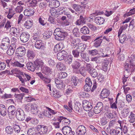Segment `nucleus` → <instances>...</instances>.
Listing matches in <instances>:
<instances>
[{
  "label": "nucleus",
  "instance_id": "f257e3e1",
  "mask_svg": "<svg viewBox=\"0 0 135 135\" xmlns=\"http://www.w3.org/2000/svg\"><path fill=\"white\" fill-rule=\"evenodd\" d=\"M67 33L65 32H62L59 28H56L54 33L55 38L58 41L64 40L65 37L67 36Z\"/></svg>",
  "mask_w": 135,
  "mask_h": 135
},
{
  "label": "nucleus",
  "instance_id": "f03ea898",
  "mask_svg": "<svg viewBox=\"0 0 135 135\" xmlns=\"http://www.w3.org/2000/svg\"><path fill=\"white\" fill-rule=\"evenodd\" d=\"M85 45L83 44H78V47L76 49H71L73 50L72 54L74 57H75L78 58L79 56V54L80 52V47H81L84 50L85 49L84 47L85 46Z\"/></svg>",
  "mask_w": 135,
  "mask_h": 135
},
{
  "label": "nucleus",
  "instance_id": "7ed1b4c3",
  "mask_svg": "<svg viewBox=\"0 0 135 135\" xmlns=\"http://www.w3.org/2000/svg\"><path fill=\"white\" fill-rule=\"evenodd\" d=\"M16 116L18 120L20 121L24 120L25 117V113L23 110L20 108L16 111Z\"/></svg>",
  "mask_w": 135,
  "mask_h": 135
},
{
  "label": "nucleus",
  "instance_id": "20e7f679",
  "mask_svg": "<svg viewBox=\"0 0 135 135\" xmlns=\"http://www.w3.org/2000/svg\"><path fill=\"white\" fill-rule=\"evenodd\" d=\"M55 81L58 89L61 90L64 89L65 85L63 81L60 78H56L55 79Z\"/></svg>",
  "mask_w": 135,
  "mask_h": 135
},
{
  "label": "nucleus",
  "instance_id": "39448f33",
  "mask_svg": "<svg viewBox=\"0 0 135 135\" xmlns=\"http://www.w3.org/2000/svg\"><path fill=\"white\" fill-rule=\"evenodd\" d=\"M125 65V70L124 71V74H127V76L131 74V73L133 72L134 70V66L131 65L129 67V63L126 62Z\"/></svg>",
  "mask_w": 135,
  "mask_h": 135
},
{
  "label": "nucleus",
  "instance_id": "423d86ee",
  "mask_svg": "<svg viewBox=\"0 0 135 135\" xmlns=\"http://www.w3.org/2000/svg\"><path fill=\"white\" fill-rule=\"evenodd\" d=\"M62 131L65 135H74V132L72 131L71 128L69 126H65L62 128Z\"/></svg>",
  "mask_w": 135,
  "mask_h": 135
},
{
  "label": "nucleus",
  "instance_id": "0eeeda50",
  "mask_svg": "<svg viewBox=\"0 0 135 135\" xmlns=\"http://www.w3.org/2000/svg\"><path fill=\"white\" fill-rule=\"evenodd\" d=\"M36 128L41 134L46 133L48 130L47 127L44 125H38Z\"/></svg>",
  "mask_w": 135,
  "mask_h": 135
},
{
  "label": "nucleus",
  "instance_id": "6e6552de",
  "mask_svg": "<svg viewBox=\"0 0 135 135\" xmlns=\"http://www.w3.org/2000/svg\"><path fill=\"white\" fill-rule=\"evenodd\" d=\"M103 109V103L101 102H99L94 107V112L96 114H98L102 111Z\"/></svg>",
  "mask_w": 135,
  "mask_h": 135
},
{
  "label": "nucleus",
  "instance_id": "1a4fd4ad",
  "mask_svg": "<svg viewBox=\"0 0 135 135\" xmlns=\"http://www.w3.org/2000/svg\"><path fill=\"white\" fill-rule=\"evenodd\" d=\"M86 132L85 127L82 125L79 126L76 130V133L78 135H84Z\"/></svg>",
  "mask_w": 135,
  "mask_h": 135
},
{
  "label": "nucleus",
  "instance_id": "9d476101",
  "mask_svg": "<svg viewBox=\"0 0 135 135\" xmlns=\"http://www.w3.org/2000/svg\"><path fill=\"white\" fill-rule=\"evenodd\" d=\"M17 4V7L15 8V10L17 12L20 13L23 10V8L25 6L24 3L23 1H19Z\"/></svg>",
  "mask_w": 135,
  "mask_h": 135
},
{
  "label": "nucleus",
  "instance_id": "9b49d317",
  "mask_svg": "<svg viewBox=\"0 0 135 135\" xmlns=\"http://www.w3.org/2000/svg\"><path fill=\"white\" fill-rule=\"evenodd\" d=\"M30 35L27 32H24L22 33L20 36L21 41L23 42H25L29 40Z\"/></svg>",
  "mask_w": 135,
  "mask_h": 135
},
{
  "label": "nucleus",
  "instance_id": "f8f14e48",
  "mask_svg": "<svg viewBox=\"0 0 135 135\" xmlns=\"http://www.w3.org/2000/svg\"><path fill=\"white\" fill-rule=\"evenodd\" d=\"M41 71L42 73L47 76H50L52 72L51 69L47 66H42Z\"/></svg>",
  "mask_w": 135,
  "mask_h": 135
},
{
  "label": "nucleus",
  "instance_id": "ddd939ff",
  "mask_svg": "<svg viewBox=\"0 0 135 135\" xmlns=\"http://www.w3.org/2000/svg\"><path fill=\"white\" fill-rule=\"evenodd\" d=\"M67 53L65 51L62 50L58 52L57 56V59L59 60H61L64 59L67 56Z\"/></svg>",
  "mask_w": 135,
  "mask_h": 135
},
{
  "label": "nucleus",
  "instance_id": "4468645a",
  "mask_svg": "<svg viewBox=\"0 0 135 135\" xmlns=\"http://www.w3.org/2000/svg\"><path fill=\"white\" fill-rule=\"evenodd\" d=\"M17 47V45L15 43L12 44L9 46L7 51V54L9 55H12L16 48Z\"/></svg>",
  "mask_w": 135,
  "mask_h": 135
},
{
  "label": "nucleus",
  "instance_id": "2eb2a0df",
  "mask_svg": "<svg viewBox=\"0 0 135 135\" xmlns=\"http://www.w3.org/2000/svg\"><path fill=\"white\" fill-rule=\"evenodd\" d=\"M16 50V54H18L17 56L20 57L23 56L26 52L25 48L23 46L20 47L17 49Z\"/></svg>",
  "mask_w": 135,
  "mask_h": 135
},
{
  "label": "nucleus",
  "instance_id": "dca6fc26",
  "mask_svg": "<svg viewBox=\"0 0 135 135\" xmlns=\"http://www.w3.org/2000/svg\"><path fill=\"white\" fill-rule=\"evenodd\" d=\"M7 112L9 117L13 116L15 114V112H16L15 107L13 105L9 106L8 108Z\"/></svg>",
  "mask_w": 135,
  "mask_h": 135
},
{
  "label": "nucleus",
  "instance_id": "f3484780",
  "mask_svg": "<svg viewBox=\"0 0 135 135\" xmlns=\"http://www.w3.org/2000/svg\"><path fill=\"white\" fill-rule=\"evenodd\" d=\"M36 74L40 77V79H42L45 83L48 84L50 83L51 82L50 78L46 77V76H44L41 73H36Z\"/></svg>",
  "mask_w": 135,
  "mask_h": 135
},
{
  "label": "nucleus",
  "instance_id": "a211bd4d",
  "mask_svg": "<svg viewBox=\"0 0 135 135\" xmlns=\"http://www.w3.org/2000/svg\"><path fill=\"white\" fill-rule=\"evenodd\" d=\"M34 64L36 69H38L40 67L42 69V67L44 66V63L42 60L41 59H36L34 62Z\"/></svg>",
  "mask_w": 135,
  "mask_h": 135
},
{
  "label": "nucleus",
  "instance_id": "6ab92c4d",
  "mask_svg": "<svg viewBox=\"0 0 135 135\" xmlns=\"http://www.w3.org/2000/svg\"><path fill=\"white\" fill-rule=\"evenodd\" d=\"M81 62L79 60H78L73 62L71 65V66L73 69V71L79 68L81 65Z\"/></svg>",
  "mask_w": 135,
  "mask_h": 135
},
{
  "label": "nucleus",
  "instance_id": "aec40b11",
  "mask_svg": "<svg viewBox=\"0 0 135 135\" xmlns=\"http://www.w3.org/2000/svg\"><path fill=\"white\" fill-rule=\"evenodd\" d=\"M102 37V36H99L95 39L94 40L95 42L93 44V46L95 47H98L100 46L102 43L103 39L101 38Z\"/></svg>",
  "mask_w": 135,
  "mask_h": 135
},
{
  "label": "nucleus",
  "instance_id": "412c9836",
  "mask_svg": "<svg viewBox=\"0 0 135 135\" xmlns=\"http://www.w3.org/2000/svg\"><path fill=\"white\" fill-rule=\"evenodd\" d=\"M35 13L34 10L32 8H27L24 11V15L27 16H31L33 15Z\"/></svg>",
  "mask_w": 135,
  "mask_h": 135
},
{
  "label": "nucleus",
  "instance_id": "4be33fe9",
  "mask_svg": "<svg viewBox=\"0 0 135 135\" xmlns=\"http://www.w3.org/2000/svg\"><path fill=\"white\" fill-rule=\"evenodd\" d=\"M25 121L27 122H30L32 124L34 125L37 124L38 122L37 120L31 116H27Z\"/></svg>",
  "mask_w": 135,
  "mask_h": 135
},
{
  "label": "nucleus",
  "instance_id": "5701e85b",
  "mask_svg": "<svg viewBox=\"0 0 135 135\" xmlns=\"http://www.w3.org/2000/svg\"><path fill=\"white\" fill-rule=\"evenodd\" d=\"M110 93L109 90L107 89H103L100 94V98L104 99L106 98L109 95Z\"/></svg>",
  "mask_w": 135,
  "mask_h": 135
},
{
  "label": "nucleus",
  "instance_id": "b1692460",
  "mask_svg": "<svg viewBox=\"0 0 135 135\" xmlns=\"http://www.w3.org/2000/svg\"><path fill=\"white\" fill-rule=\"evenodd\" d=\"M60 5V3L58 1L52 0L50 2L49 5L50 7L54 8L58 7Z\"/></svg>",
  "mask_w": 135,
  "mask_h": 135
},
{
  "label": "nucleus",
  "instance_id": "393cba45",
  "mask_svg": "<svg viewBox=\"0 0 135 135\" xmlns=\"http://www.w3.org/2000/svg\"><path fill=\"white\" fill-rule=\"evenodd\" d=\"M0 113L3 116H5L7 114V110L5 105L3 104L0 105Z\"/></svg>",
  "mask_w": 135,
  "mask_h": 135
},
{
  "label": "nucleus",
  "instance_id": "a878e982",
  "mask_svg": "<svg viewBox=\"0 0 135 135\" xmlns=\"http://www.w3.org/2000/svg\"><path fill=\"white\" fill-rule=\"evenodd\" d=\"M52 95L54 98H59L61 96L60 91L55 88L53 89Z\"/></svg>",
  "mask_w": 135,
  "mask_h": 135
},
{
  "label": "nucleus",
  "instance_id": "bb28decb",
  "mask_svg": "<svg viewBox=\"0 0 135 135\" xmlns=\"http://www.w3.org/2000/svg\"><path fill=\"white\" fill-rule=\"evenodd\" d=\"M135 60V55H132L128 57V59L126 61V62L129 63L131 65L134 66L133 64Z\"/></svg>",
  "mask_w": 135,
  "mask_h": 135
},
{
  "label": "nucleus",
  "instance_id": "cd10ccee",
  "mask_svg": "<svg viewBox=\"0 0 135 135\" xmlns=\"http://www.w3.org/2000/svg\"><path fill=\"white\" fill-rule=\"evenodd\" d=\"M57 120L61 122H62L63 123H64L67 124H69L70 123V120L67 119L66 118L62 116H60L57 118Z\"/></svg>",
  "mask_w": 135,
  "mask_h": 135
},
{
  "label": "nucleus",
  "instance_id": "c85d7f7f",
  "mask_svg": "<svg viewBox=\"0 0 135 135\" xmlns=\"http://www.w3.org/2000/svg\"><path fill=\"white\" fill-rule=\"evenodd\" d=\"M95 23L97 25L103 24L104 21V19L102 17H98L95 18Z\"/></svg>",
  "mask_w": 135,
  "mask_h": 135
},
{
  "label": "nucleus",
  "instance_id": "c756f323",
  "mask_svg": "<svg viewBox=\"0 0 135 135\" xmlns=\"http://www.w3.org/2000/svg\"><path fill=\"white\" fill-rule=\"evenodd\" d=\"M11 31L12 32L15 37H19L20 35V31L18 29L15 27H12L11 28Z\"/></svg>",
  "mask_w": 135,
  "mask_h": 135
},
{
  "label": "nucleus",
  "instance_id": "7c9ffc66",
  "mask_svg": "<svg viewBox=\"0 0 135 135\" xmlns=\"http://www.w3.org/2000/svg\"><path fill=\"white\" fill-rule=\"evenodd\" d=\"M27 67V69L32 71H34L35 69H36L35 67L34 64L31 62H28L26 64Z\"/></svg>",
  "mask_w": 135,
  "mask_h": 135
},
{
  "label": "nucleus",
  "instance_id": "2f4dec72",
  "mask_svg": "<svg viewBox=\"0 0 135 135\" xmlns=\"http://www.w3.org/2000/svg\"><path fill=\"white\" fill-rule=\"evenodd\" d=\"M73 72L76 74H80L84 77L86 75L85 70L84 69L81 68L79 69H78Z\"/></svg>",
  "mask_w": 135,
  "mask_h": 135
},
{
  "label": "nucleus",
  "instance_id": "473e14b6",
  "mask_svg": "<svg viewBox=\"0 0 135 135\" xmlns=\"http://www.w3.org/2000/svg\"><path fill=\"white\" fill-rule=\"evenodd\" d=\"M129 112L130 110L128 108L123 109L121 111L122 116L124 118H126L128 115Z\"/></svg>",
  "mask_w": 135,
  "mask_h": 135
},
{
  "label": "nucleus",
  "instance_id": "72a5a7b5",
  "mask_svg": "<svg viewBox=\"0 0 135 135\" xmlns=\"http://www.w3.org/2000/svg\"><path fill=\"white\" fill-rule=\"evenodd\" d=\"M85 19L83 17V16H80L79 19L76 22V25H80L84 23L85 22Z\"/></svg>",
  "mask_w": 135,
  "mask_h": 135
},
{
  "label": "nucleus",
  "instance_id": "f704fd0d",
  "mask_svg": "<svg viewBox=\"0 0 135 135\" xmlns=\"http://www.w3.org/2000/svg\"><path fill=\"white\" fill-rule=\"evenodd\" d=\"M128 118L130 123H134L135 121V114H134L133 112H131Z\"/></svg>",
  "mask_w": 135,
  "mask_h": 135
},
{
  "label": "nucleus",
  "instance_id": "c9c22d12",
  "mask_svg": "<svg viewBox=\"0 0 135 135\" xmlns=\"http://www.w3.org/2000/svg\"><path fill=\"white\" fill-rule=\"evenodd\" d=\"M33 25V21L32 20H28L26 21L24 24L25 27L27 29H30Z\"/></svg>",
  "mask_w": 135,
  "mask_h": 135
},
{
  "label": "nucleus",
  "instance_id": "e433bc0d",
  "mask_svg": "<svg viewBox=\"0 0 135 135\" xmlns=\"http://www.w3.org/2000/svg\"><path fill=\"white\" fill-rule=\"evenodd\" d=\"M10 64L13 67L22 68L24 66V65L23 64H22L18 61H16L14 62H11Z\"/></svg>",
  "mask_w": 135,
  "mask_h": 135
},
{
  "label": "nucleus",
  "instance_id": "4c0bfd02",
  "mask_svg": "<svg viewBox=\"0 0 135 135\" xmlns=\"http://www.w3.org/2000/svg\"><path fill=\"white\" fill-rule=\"evenodd\" d=\"M80 56L81 58L84 59L85 61L88 62L89 61V60L87 55L86 53H84V52L81 51L80 52Z\"/></svg>",
  "mask_w": 135,
  "mask_h": 135
},
{
  "label": "nucleus",
  "instance_id": "58836bf2",
  "mask_svg": "<svg viewBox=\"0 0 135 135\" xmlns=\"http://www.w3.org/2000/svg\"><path fill=\"white\" fill-rule=\"evenodd\" d=\"M27 55L28 58L30 59H33L35 57V53L33 51L29 50L27 52Z\"/></svg>",
  "mask_w": 135,
  "mask_h": 135
},
{
  "label": "nucleus",
  "instance_id": "ea45409f",
  "mask_svg": "<svg viewBox=\"0 0 135 135\" xmlns=\"http://www.w3.org/2000/svg\"><path fill=\"white\" fill-rule=\"evenodd\" d=\"M78 42L80 40L78 39ZM79 44V42H77L76 40L75 39H73L71 41V49H75L76 47L77 46H78Z\"/></svg>",
  "mask_w": 135,
  "mask_h": 135
},
{
  "label": "nucleus",
  "instance_id": "a19ab883",
  "mask_svg": "<svg viewBox=\"0 0 135 135\" xmlns=\"http://www.w3.org/2000/svg\"><path fill=\"white\" fill-rule=\"evenodd\" d=\"M72 32L73 35L74 37H79L80 36V33L79 29L77 28H74Z\"/></svg>",
  "mask_w": 135,
  "mask_h": 135
},
{
  "label": "nucleus",
  "instance_id": "79ce46f5",
  "mask_svg": "<svg viewBox=\"0 0 135 135\" xmlns=\"http://www.w3.org/2000/svg\"><path fill=\"white\" fill-rule=\"evenodd\" d=\"M32 37L33 39L35 41L34 42L38 41L40 42H41V40L40 39L39 35L36 33L33 34Z\"/></svg>",
  "mask_w": 135,
  "mask_h": 135
},
{
  "label": "nucleus",
  "instance_id": "37998d69",
  "mask_svg": "<svg viewBox=\"0 0 135 135\" xmlns=\"http://www.w3.org/2000/svg\"><path fill=\"white\" fill-rule=\"evenodd\" d=\"M109 63V62L108 61L103 62L102 64L101 69L105 71H106L107 70V66Z\"/></svg>",
  "mask_w": 135,
  "mask_h": 135
},
{
  "label": "nucleus",
  "instance_id": "c03bdc74",
  "mask_svg": "<svg viewBox=\"0 0 135 135\" xmlns=\"http://www.w3.org/2000/svg\"><path fill=\"white\" fill-rule=\"evenodd\" d=\"M81 32L83 34H86L89 33V30L87 27L85 26L80 29Z\"/></svg>",
  "mask_w": 135,
  "mask_h": 135
},
{
  "label": "nucleus",
  "instance_id": "a18cd8bd",
  "mask_svg": "<svg viewBox=\"0 0 135 135\" xmlns=\"http://www.w3.org/2000/svg\"><path fill=\"white\" fill-rule=\"evenodd\" d=\"M56 67L57 69L60 70H64L65 69L64 65L61 63L59 62L56 65Z\"/></svg>",
  "mask_w": 135,
  "mask_h": 135
},
{
  "label": "nucleus",
  "instance_id": "49530a36",
  "mask_svg": "<svg viewBox=\"0 0 135 135\" xmlns=\"http://www.w3.org/2000/svg\"><path fill=\"white\" fill-rule=\"evenodd\" d=\"M13 128L12 127L8 126L6 128V132L8 134H12L13 132Z\"/></svg>",
  "mask_w": 135,
  "mask_h": 135
},
{
  "label": "nucleus",
  "instance_id": "de8ad7c7",
  "mask_svg": "<svg viewBox=\"0 0 135 135\" xmlns=\"http://www.w3.org/2000/svg\"><path fill=\"white\" fill-rule=\"evenodd\" d=\"M77 78L75 76H73L71 77V80L72 85H74L75 86L77 85L78 83Z\"/></svg>",
  "mask_w": 135,
  "mask_h": 135
},
{
  "label": "nucleus",
  "instance_id": "09e8293b",
  "mask_svg": "<svg viewBox=\"0 0 135 135\" xmlns=\"http://www.w3.org/2000/svg\"><path fill=\"white\" fill-rule=\"evenodd\" d=\"M89 73L92 77H96L98 75V73L97 70L93 68H92V70Z\"/></svg>",
  "mask_w": 135,
  "mask_h": 135
},
{
  "label": "nucleus",
  "instance_id": "8fccbe9b",
  "mask_svg": "<svg viewBox=\"0 0 135 135\" xmlns=\"http://www.w3.org/2000/svg\"><path fill=\"white\" fill-rule=\"evenodd\" d=\"M31 110L32 113L36 114V113L38 112L37 107L35 105L31 104Z\"/></svg>",
  "mask_w": 135,
  "mask_h": 135
},
{
  "label": "nucleus",
  "instance_id": "3c124183",
  "mask_svg": "<svg viewBox=\"0 0 135 135\" xmlns=\"http://www.w3.org/2000/svg\"><path fill=\"white\" fill-rule=\"evenodd\" d=\"M25 95L24 93H21L19 94H15L14 96L17 99H18L19 100H21Z\"/></svg>",
  "mask_w": 135,
  "mask_h": 135
},
{
  "label": "nucleus",
  "instance_id": "603ef678",
  "mask_svg": "<svg viewBox=\"0 0 135 135\" xmlns=\"http://www.w3.org/2000/svg\"><path fill=\"white\" fill-rule=\"evenodd\" d=\"M27 134L28 135H35L36 131L34 128H30L28 130Z\"/></svg>",
  "mask_w": 135,
  "mask_h": 135
},
{
  "label": "nucleus",
  "instance_id": "864d4df0",
  "mask_svg": "<svg viewBox=\"0 0 135 135\" xmlns=\"http://www.w3.org/2000/svg\"><path fill=\"white\" fill-rule=\"evenodd\" d=\"M135 13V8L130 10L129 12L125 14L124 15L125 17H127L129 16L134 14Z\"/></svg>",
  "mask_w": 135,
  "mask_h": 135
},
{
  "label": "nucleus",
  "instance_id": "5fc2aeb1",
  "mask_svg": "<svg viewBox=\"0 0 135 135\" xmlns=\"http://www.w3.org/2000/svg\"><path fill=\"white\" fill-rule=\"evenodd\" d=\"M42 41L41 40V42H40L39 41H36L35 42V46L36 48L37 49H40L41 47L44 46L43 45H42Z\"/></svg>",
  "mask_w": 135,
  "mask_h": 135
},
{
  "label": "nucleus",
  "instance_id": "6e6d98bb",
  "mask_svg": "<svg viewBox=\"0 0 135 135\" xmlns=\"http://www.w3.org/2000/svg\"><path fill=\"white\" fill-rule=\"evenodd\" d=\"M13 130L16 133H18L21 131V128L18 125H15L13 127Z\"/></svg>",
  "mask_w": 135,
  "mask_h": 135
},
{
  "label": "nucleus",
  "instance_id": "4d7b16f0",
  "mask_svg": "<svg viewBox=\"0 0 135 135\" xmlns=\"http://www.w3.org/2000/svg\"><path fill=\"white\" fill-rule=\"evenodd\" d=\"M9 46V44H4V43H1V49L3 50H7Z\"/></svg>",
  "mask_w": 135,
  "mask_h": 135
},
{
  "label": "nucleus",
  "instance_id": "13d9d810",
  "mask_svg": "<svg viewBox=\"0 0 135 135\" xmlns=\"http://www.w3.org/2000/svg\"><path fill=\"white\" fill-rule=\"evenodd\" d=\"M67 76V74L65 72H60L59 74V78H64Z\"/></svg>",
  "mask_w": 135,
  "mask_h": 135
},
{
  "label": "nucleus",
  "instance_id": "bf43d9fd",
  "mask_svg": "<svg viewBox=\"0 0 135 135\" xmlns=\"http://www.w3.org/2000/svg\"><path fill=\"white\" fill-rule=\"evenodd\" d=\"M42 111L44 116H45L49 118H50L51 117V115H52V114H50L49 112L47 111L46 110H44Z\"/></svg>",
  "mask_w": 135,
  "mask_h": 135
},
{
  "label": "nucleus",
  "instance_id": "052dcab7",
  "mask_svg": "<svg viewBox=\"0 0 135 135\" xmlns=\"http://www.w3.org/2000/svg\"><path fill=\"white\" fill-rule=\"evenodd\" d=\"M23 74H24V73ZM19 78L20 81L23 84V85H24L25 82L27 81L26 79L24 78V76L22 75H21V76H19Z\"/></svg>",
  "mask_w": 135,
  "mask_h": 135
},
{
  "label": "nucleus",
  "instance_id": "680f3d73",
  "mask_svg": "<svg viewBox=\"0 0 135 135\" xmlns=\"http://www.w3.org/2000/svg\"><path fill=\"white\" fill-rule=\"evenodd\" d=\"M128 40L126 36L125 35H123L119 38V41L120 42L122 43L126 40Z\"/></svg>",
  "mask_w": 135,
  "mask_h": 135
},
{
  "label": "nucleus",
  "instance_id": "e2e57ef3",
  "mask_svg": "<svg viewBox=\"0 0 135 135\" xmlns=\"http://www.w3.org/2000/svg\"><path fill=\"white\" fill-rule=\"evenodd\" d=\"M1 43L9 44L10 41L9 38L6 37L3 38L2 40Z\"/></svg>",
  "mask_w": 135,
  "mask_h": 135
},
{
  "label": "nucleus",
  "instance_id": "0e129e2a",
  "mask_svg": "<svg viewBox=\"0 0 135 135\" xmlns=\"http://www.w3.org/2000/svg\"><path fill=\"white\" fill-rule=\"evenodd\" d=\"M12 71H14V73L15 74H20L21 75H22L24 76L23 73L19 69H13V70Z\"/></svg>",
  "mask_w": 135,
  "mask_h": 135
},
{
  "label": "nucleus",
  "instance_id": "69168bd1",
  "mask_svg": "<svg viewBox=\"0 0 135 135\" xmlns=\"http://www.w3.org/2000/svg\"><path fill=\"white\" fill-rule=\"evenodd\" d=\"M37 1L36 0H32L30 2L29 4L30 6L32 7H35L37 5Z\"/></svg>",
  "mask_w": 135,
  "mask_h": 135
},
{
  "label": "nucleus",
  "instance_id": "338daca9",
  "mask_svg": "<svg viewBox=\"0 0 135 135\" xmlns=\"http://www.w3.org/2000/svg\"><path fill=\"white\" fill-rule=\"evenodd\" d=\"M43 38L45 39H48L50 38L52 35L51 33H46L43 34Z\"/></svg>",
  "mask_w": 135,
  "mask_h": 135
},
{
  "label": "nucleus",
  "instance_id": "774afa93",
  "mask_svg": "<svg viewBox=\"0 0 135 135\" xmlns=\"http://www.w3.org/2000/svg\"><path fill=\"white\" fill-rule=\"evenodd\" d=\"M117 105L119 109L122 108L124 105V102L122 100L118 101L117 102Z\"/></svg>",
  "mask_w": 135,
  "mask_h": 135
}]
</instances>
